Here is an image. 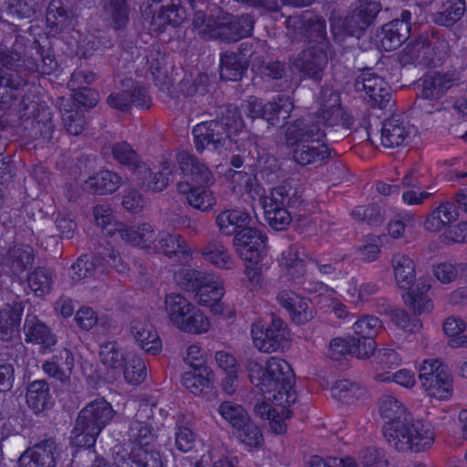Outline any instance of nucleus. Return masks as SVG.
<instances>
[{"label":"nucleus","instance_id":"1","mask_svg":"<svg viewBox=\"0 0 467 467\" xmlns=\"http://www.w3.org/2000/svg\"><path fill=\"white\" fill-rule=\"evenodd\" d=\"M379 413L388 420L382 429L388 444L402 452L420 453L430 450L435 441L431 425L420 420L410 419L405 407L394 396L383 395L379 400Z\"/></svg>","mask_w":467,"mask_h":467},{"label":"nucleus","instance_id":"2","mask_svg":"<svg viewBox=\"0 0 467 467\" xmlns=\"http://www.w3.org/2000/svg\"><path fill=\"white\" fill-rule=\"evenodd\" d=\"M247 369L250 381L265 395V400L282 405L296 402L294 375L285 360L273 357L265 367L255 361H249Z\"/></svg>","mask_w":467,"mask_h":467},{"label":"nucleus","instance_id":"3","mask_svg":"<svg viewBox=\"0 0 467 467\" xmlns=\"http://www.w3.org/2000/svg\"><path fill=\"white\" fill-rule=\"evenodd\" d=\"M244 128L239 108L234 104L219 107L215 119L202 121L192 129L194 146L202 153L205 149L219 150L227 139L238 135Z\"/></svg>","mask_w":467,"mask_h":467},{"label":"nucleus","instance_id":"4","mask_svg":"<svg viewBox=\"0 0 467 467\" xmlns=\"http://www.w3.org/2000/svg\"><path fill=\"white\" fill-rule=\"evenodd\" d=\"M394 277L400 288L408 290L404 303L417 315L428 314L432 308L429 290L431 285L423 278L416 281L415 264L409 256L397 254L392 257Z\"/></svg>","mask_w":467,"mask_h":467},{"label":"nucleus","instance_id":"5","mask_svg":"<svg viewBox=\"0 0 467 467\" xmlns=\"http://www.w3.org/2000/svg\"><path fill=\"white\" fill-rule=\"evenodd\" d=\"M116 412L104 399L88 403L78 413L71 431L72 443L76 447L90 448L97 437L109 424Z\"/></svg>","mask_w":467,"mask_h":467},{"label":"nucleus","instance_id":"6","mask_svg":"<svg viewBox=\"0 0 467 467\" xmlns=\"http://www.w3.org/2000/svg\"><path fill=\"white\" fill-rule=\"evenodd\" d=\"M164 303L170 321L178 329L195 334L208 331L209 319L182 295L169 294Z\"/></svg>","mask_w":467,"mask_h":467},{"label":"nucleus","instance_id":"7","mask_svg":"<svg viewBox=\"0 0 467 467\" xmlns=\"http://www.w3.org/2000/svg\"><path fill=\"white\" fill-rule=\"evenodd\" d=\"M449 50L448 42L434 28L425 31L410 42L403 51L402 58L409 63L421 66L441 62Z\"/></svg>","mask_w":467,"mask_h":467},{"label":"nucleus","instance_id":"8","mask_svg":"<svg viewBox=\"0 0 467 467\" xmlns=\"http://www.w3.org/2000/svg\"><path fill=\"white\" fill-rule=\"evenodd\" d=\"M285 23L291 37L315 43L317 47L328 48L326 21L321 16L306 10L288 16Z\"/></svg>","mask_w":467,"mask_h":467},{"label":"nucleus","instance_id":"9","mask_svg":"<svg viewBox=\"0 0 467 467\" xmlns=\"http://www.w3.org/2000/svg\"><path fill=\"white\" fill-rule=\"evenodd\" d=\"M317 111L314 116L327 127L341 126L349 129L353 123L352 118L341 105L339 93L331 88H322L317 99Z\"/></svg>","mask_w":467,"mask_h":467},{"label":"nucleus","instance_id":"10","mask_svg":"<svg viewBox=\"0 0 467 467\" xmlns=\"http://www.w3.org/2000/svg\"><path fill=\"white\" fill-rule=\"evenodd\" d=\"M20 55L5 49L1 45L0 62V103L9 105L17 96V91L25 85L23 78L17 72Z\"/></svg>","mask_w":467,"mask_h":467},{"label":"nucleus","instance_id":"11","mask_svg":"<svg viewBox=\"0 0 467 467\" xmlns=\"http://www.w3.org/2000/svg\"><path fill=\"white\" fill-rule=\"evenodd\" d=\"M254 346L261 352L277 351L287 338V326L279 317L272 316L266 327L254 324L251 329Z\"/></svg>","mask_w":467,"mask_h":467},{"label":"nucleus","instance_id":"12","mask_svg":"<svg viewBox=\"0 0 467 467\" xmlns=\"http://www.w3.org/2000/svg\"><path fill=\"white\" fill-rule=\"evenodd\" d=\"M357 92H364L365 99L371 107L384 109L391 98L390 88L388 83L378 74L366 68L355 80Z\"/></svg>","mask_w":467,"mask_h":467},{"label":"nucleus","instance_id":"13","mask_svg":"<svg viewBox=\"0 0 467 467\" xmlns=\"http://www.w3.org/2000/svg\"><path fill=\"white\" fill-rule=\"evenodd\" d=\"M234 245L243 260L257 265L265 255L266 236L258 229L247 226L234 236Z\"/></svg>","mask_w":467,"mask_h":467},{"label":"nucleus","instance_id":"14","mask_svg":"<svg viewBox=\"0 0 467 467\" xmlns=\"http://www.w3.org/2000/svg\"><path fill=\"white\" fill-rule=\"evenodd\" d=\"M122 88L110 93L107 99L108 104L117 110L128 112L131 106L149 108L150 97L142 86L132 79L122 81Z\"/></svg>","mask_w":467,"mask_h":467},{"label":"nucleus","instance_id":"15","mask_svg":"<svg viewBox=\"0 0 467 467\" xmlns=\"http://www.w3.org/2000/svg\"><path fill=\"white\" fill-rule=\"evenodd\" d=\"M380 10L381 5L378 2L358 0L345 17L343 30L349 36L359 37L372 25Z\"/></svg>","mask_w":467,"mask_h":467},{"label":"nucleus","instance_id":"16","mask_svg":"<svg viewBox=\"0 0 467 467\" xmlns=\"http://www.w3.org/2000/svg\"><path fill=\"white\" fill-rule=\"evenodd\" d=\"M58 445L55 439L47 438L26 449L18 459L19 467H55Z\"/></svg>","mask_w":467,"mask_h":467},{"label":"nucleus","instance_id":"17","mask_svg":"<svg viewBox=\"0 0 467 467\" xmlns=\"http://www.w3.org/2000/svg\"><path fill=\"white\" fill-rule=\"evenodd\" d=\"M254 19L251 15L244 14L239 16H230L225 21L209 29L212 37L227 42H236L251 34Z\"/></svg>","mask_w":467,"mask_h":467},{"label":"nucleus","instance_id":"18","mask_svg":"<svg viewBox=\"0 0 467 467\" xmlns=\"http://www.w3.org/2000/svg\"><path fill=\"white\" fill-rule=\"evenodd\" d=\"M326 136L317 119L314 116L299 118L288 124L285 138L288 147L311 142L315 139H324Z\"/></svg>","mask_w":467,"mask_h":467},{"label":"nucleus","instance_id":"19","mask_svg":"<svg viewBox=\"0 0 467 467\" xmlns=\"http://www.w3.org/2000/svg\"><path fill=\"white\" fill-rule=\"evenodd\" d=\"M327 48L309 47L294 60L293 65L304 75L316 80L321 79L327 65Z\"/></svg>","mask_w":467,"mask_h":467},{"label":"nucleus","instance_id":"20","mask_svg":"<svg viewBox=\"0 0 467 467\" xmlns=\"http://www.w3.org/2000/svg\"><path fill=\"white\" fill-rule=\"evenodd\" d=\"M276 301L288 312L293 322L297 325H304L314 317L310 301L291 290L279 292Z\"/></svg>","mask_w":467,"mask_h":467},{"label":"nucleus","instance_id":"21","mask_svg":"<svg viewBox=\"0 0 467 467\" xmlns=\"http://www.w3.org/2000/svg\"><path fill=\"white\" fill-rule=\"evenodd\" d=\"M109 233L118 234L117 236L124 242L147 250L149 253L151 247H153L152 244L155 239V231L150 223H143L134 226L117 223Z\"/></svg>","mask_w":467,"mask_h":467},{"label":"nucleus","instance_id":"22","mask_svg":"<svg viewBox=\"0 0 467 467\" xmlns=\"http://www.w3.org/2000/svg\"><path fill=\"white\" fill-rule=\"evenodd\" d=\"M130 333L145 352L156 355L161 349V342L152 324L145 317H138L130 322Z\"/></svg>","mask_w":467,"mask_h":467},{"label":"nucleus","instance_id":"23","mask_svg":"<svg viewBox=\"0 0 467 467\" xmlns=\"http://www.w3.org/2000/svg\"><path fill=\"white\" fill-rule=\"evenodd\" d=\"M293 160L301 166L322 165L330 158V149L324 139L294 146Z\"/></svg>","mask_w":467,"mask_h":467},{"label":"nucleus","instance_id":"24","mask_svg":"<svg viewBox=\"0 0 467 467\" xmlns=\"http://www.w3.org/2000/svg\"><path fill=\"white\" fill-rule=\"evenodd\" d=\"M303 192L301 182L296 179L289 178L273 188L270 195L265 200L287 208H297L303 202Z\"/></svg>","mask_w":467,"mask_h":467},{"label":"nucleus","instance_id":"25","mask_svg":"<svg viewBox=\"0 0 467 467\" xmlns=\"http://www.w3.org/2000/svg\"><path fill=\"white\" fill-rule=\"evenodd\" d=\"M413 128L399 118L386 119L381 128V143L385 148H398L406 145L411 136Z\"/></svg>","mask_w":467,"mask_h":467},{"label":"nucleus","instance_id":"26","mask_svg":"<svg viewBox=\"0 0 467 467\" xmlns=\"http://www.w3.org/2000/svg\"><path fill=\"white\" fill-rule=\"evenodd\" d=\"M457 84V78L450 73H429L425 74L420 79V99H439L452 86Z\"/></svg>","mask_w":467,"mask_h":467},{"label":"nucleus","instance_id":"27","mask_svg":"<svg viewBox=\"0 0 467 467\" xmlns=\"http://www.w3.org/2000/svg\"><path fill=\"white\" fill-rule=\"evenodd\" d=\"M24 333L26 342L40 345L44 350H51L57 343V337L51 329L32 313L26 317Z\"/></svg>","mask_w":467,"mask_h":467},{"label":"nucleus","instance_id":"28","mask_svg":"<svg viewBox=\"0 0 467 467\" xmlns=\"http://www.w3.org/2000/svg\"><path fill=\"white\" fill-rule=\"evenodd\" d=\"M179 167L184 176L200 185H208L213 182V175L208 166L197 157L181 152L177 155Z\"/></svg>","mask_w":467,"mask_h":467},{"label":"nucleus","instance_id":"29","mask_svg":"<svg viewBox=\"0 0 467 467\" xmlns=\"http://www.w3.org/2000/svg\"><path fill=\"white\" fill-rule=\"evenodd\" d=\"M252 218L250 214L242 209H228L218 213L215 223L222 234L236 235L243 229L249 226Z\"/></svg>","mask_w":467,"mask_h":467},{"label":"nucleus","instance_id":"30","mask_svg":"<svg viewBox=\"0 0 467 467\" xmlns=\"http://www.w3.org/2000/svg\"><path fill=\"white\" fill-rule=\"evenodd\" d=\"M198 253L202 258L220 269L230 270L235 266V261L228 247L222 240L211 239Z\"/></svg>","mask_w":467,"mask_h":467},{"label":"nucleus","instance_id":"31","mask_svg":"<svg viewBox=\"0 0 467 467\" xmlns=\"http://www.w3.org/2000/svg\"><path fill=\"white\" fill-rule=\"evenodd\" d=\"M74 364L75 359L72 352L64 348L53 355L50 359L46 360L42 365V368L50 377L65 382L69 379Z\"/></svg>","mask_w":467,"mask_h":467},{"label":"nucleus","instance_id":"32","mask_svg":"<svg viewBox=\"0 0 467 467\" xmlns=\"http://www.w3.org/2000/svg\"><path fill=\"white\" fill-rule=\"evenodd\" d=\"M122 183V178L116 172L103 170L87 179L82 188L85 192L99 195L112 193Z\"/></svg>","mask_w":467,"mask_h":467},{"label":"nucleus","instance_id":"33","mask_svg":"<svg viewBox=\"0 0 467 467\" xmlns=\"http://www.w3.org/2000/svg\"><path fill=\"white\" fill-rule=\"evenodd\" d=\"M152 246L155 247H151L150 253H162L169 257L179 254L186 256L191 254V248L181 235L171 234L167 232H160L157 235L155 234Z\"/></svg>","mask_w":467,"mask_h":467},{"label":"nucleus","instance_id":"34","mask_svg":"<svg viewBox=\"0 0 467 467\" xmlns=\"http://www.w3.org/2000/svg\"><path fill=\"white\" fill-rule=\"evenodd\" d=\"M431 368L425 366L421 375V384L430 397L438 400H447L452 393V379L448 372H442L435 376V379L428 378Z\"/></svg>","mask_w":467,"mask_h":467},{"label":"nucleus","instance_id":"35","mask_svg":"<svg viewBox=\"0 0 467 467\" xmlns=\"http://www.w3.org/2000/svg\"><path fill=\"white\" fill-rule=\"evenodd\" d=\"M34 261L33 249L29 245H15L2 256V265L9 267L16 275H19L30 267Z\"/></svg>","mask_w":467,"mask_h":467},{"label":"nucleus","instance_id":"36","mask_svg":"<svg viewBox=\"0 0 467 467\" xmlns=\"http://www.w3.org/2000/svg\"><path fill=\"white\" fill-rule=\"evenodd\" d=\"M57 103L66 130L74 136L80 134L85 126L82 112L77 109L71 99L60 98Z\"/></svg>","mask_w":467,"mask_h":467},{"label":"nucleus","instance_id":"37","mask_svg":"<svg viewBox=\"0 0 467 467\" xmlns=\"http://www.w3.org/2000/svg\"><path fill=\"white\" fill-rule=\"evenodd\" d=\"M407 25L399 19L385 24L381 28L380 44L386 51L395 50L407 39Z\"/></svg>","mask_w":467,"mask_h":467},{"label":"nucleus","instance_id":"38","mask_svg":"<svg viewBox=\"0 0 467 467\" xmlns=\"http://www.w3.org/2000/svg\"><path fill=\"white\" fill-rule=\"evenodd\" d=\"M247 61L241 60L234 52H225L221 55L220 77L227 81L242 79L247 70Z\"/></svg>","mask_w":467,"mask_h":467},{"label":"nucleus","instance_id":"39","mask_svg":"<svg viewBox=\"0 0 467 467\" xmlns=\"http://www.w3.org/2000/svg\"><path fill=\"white\" fill-rule=\"evenodd\" d=\"M213 374L210 368H201L186 371L182 376V385L192 394H202L204 389L212 387Z\"/></svg>","mask_w":467,"mask_h":467},{"label":"nucleus","instance_id":"40","mask_svg":"<svg viewBox=\"0 0 467 467\" xmlns=\"http://www.w3.org/2000/svg\"><path fill=\"white\" fill-rule=\"evenodd\" d=\"M72 12L67 0H51L47 12V21L56 31L68 26L72 20Z\"/></svg>","mask_w":467,"mask_h":467},{"label":"nucleus","instance_id":"41","mask_svg":"<svg viewBox=\"0 0 467 467\" xmlns=\"http://www.w3.org/2000/svg\"><path fill=\"white\" fill-rule=\"evenodd\" d=\"M49 397V386L46 380H35L28 385L26 395V403L36 414L45 410Z\"/></svg>","mask_w":467,"mask_h":467},{"label":"nucleus","instance_id":"42","mask_svg":"<svg viewBox=\"0 0 467 467\" xmlns=\"http://www.w3.org/2000/svg\"><path fill=\"white\" fill-rule=\"evenodd\" d=\"M23 311L22 302L7 304L0 310V333L3 336H12L18 331Z\"/></svg>","mask_w":467,"mask_h":467},{"label":"nucleus","instance_id":"43","mask_svg":"<svg viewBox=\"0 0 467 467\" xmlns=\"http://www.w3.org/2000/svg\"><path fill=\"white\" fill-rule=\"evenodd\" d=\"M138 184L143 190L152 192H162L169 185L168 179L157 172H152L150 167L143 162L133 173Z\"/></svg>","mask_w":467,"mask_h":467},{"label":"nucleus","instance_id":"44","mask_svg":"<svg viewBox=\"0 0 467 467\" xmlns=\"http://www.w3.org/2000/svg\"><path fill=\"white\" fill-rule=\"evenodd\" d=\"M458 213L453 203L445 202L434 209L424 223V227L431 232H438L447 223L455 221Z\"/></svg>","mask_w":467,"mask_h":467},{"label":"nucleus","instance_id":"45","mask_svg":"<svg viewBox=\"0 0 467 467\" xmlns=\"http://www.w3.org/2000/svg\"><path fill=\"white\" fill-rule=\"evenodd\" d=\"M179 91L184 97L197 100L210 92V78L205 73H199L195 77L183 78L179 83Z\"/></svg>","mask_w":467,"mask_h":467},{"label":"nucleus","instance_id":"46","mask_svg":"<svg viewBox=\"0 0 467 467\" xmlns=\"http://www.w3.org/2000/svg\"><path fill=\"white\" fill-rule=\"evenodd\" d=\"M465 11V3L462 0H450L445 2L441 10L434 13L432 20L442 26H451L461 19Z\"/></svg>","mask_w":467,"mask_h":467},{"label":"nucleus","instance_id":"47","mask_svg":"<svg viewBox=\"0 0 467 467\" xmlns=\"http://www.w3.org/2000/svg\"><path fill=\"white\" fill-rule=\"evenodd\" d=\"M129 441L134 444V448H150L154 441L152 427L147 421L133 419L128 430Z\"/></svg>","mask_w":467,"mask_h":467},{"label":"nucleus","instance_id":"48","mask_svg":"<svg viewBox=\"0 0 467 467\" xmlns=\"http://www.w3.org/2000/svg\"><path fill=\"white\" fill-rule=\"evenodd\" d=\"M264 210L267 223L275 231L285 230L292 221V216L287 207L282 206V204H275L273 202L265 200Z\"/></svg>","mask_w":467,"mask_h":467},{"label":"nucleus","instance_id":"49","mask_svg":"<svg viewBox=\"0 0 467 467\" xmlns=\"http://www.w3.org/2000/svg\"><path fill=\"white\" fill-rule=\"evenodd\" d=\"M379 286L374 282L361 281L357 277H351L346 287L347 296L356 304L364 303L375 295Z\"/></svg>","mask_w":467,"mask_h":467},{"label":"nucleus","instance_id":"50","mask_svg":"<svg viewBox=\"0 0 467 467\" xmlns=\"http://www.w3.org/2000/svg\"><path fill=\"white\" fill-rule=\"evenodd\" d=\"M99 356L101 363L112 370L121 369L126 360L122 348L115 341L101 344Z\"/></svg>","mask_w":467,"mask_h":467},{"label":"nucleus","instance_id":"51","mask_svg":"<svg viewBox=\"0 0 467 467\" xmlns=\"http://www.w3.org/2000/svg\"><path fill=\"white\" fill-rule=\"evenodd\" d=\"M330 392L334 399L347 404H350L365 395L363 388L348 379H341L335 382Z\"/></svg>","mask_w":467,"mask_h":467},{"label":"nucleus","instance_id":"52","mask_svg":"<svg viewBox=\"0 0 467 467\" xmlns=\"http://www.w3.org/2000/svg\"><path fill=\"white\" fill-rule=\"evenodd\" d=\"M103 10L115 29H121L128 24L127 0H103Z\"/></svg>","mask_w":467,"mask_h":467},{"label":"nucleus","instance_id":"53","mask_svg":"<svg viewBox=\"0 0 467 467\" xmlns=\"http://www.w3.org/2000/svg\"><path fill=\"white\" fill-rule=\"evenodd\" d=\"M379 313L389 316L395 326L405 331L413 333L421 327L419 320H410L405 310L397 308L390 304L379 306Z\"/></svg>","mask_w":467,"mask_h":467},{"label":"nucleus","instance_id":"54","mask_svg":"<svg viewBox=\"0 0 467 467\" xmlns=\"http://www.w3.org/2000/svg\"><path fill=\"white\" fill-rule=\"evenodd\" d=\"M195 291L199 303L203 306L215 305L224 294L221 282L215 280L213 275H210Z\"/></svg>","mask_w":467,"mask_h":467},{"label":"nucleus","instance_id":"55","mask_svg":"<svg viewBox=\"0 0 467 467\" xmlns=\"http://www.w3.org/2000/svg\"><path fill=\"white\" fill-rule=\"evenodd\" d=\"M98 258L88 255L80 256L70 267V277L73 281L96 277L103 269L98 265Z\"/></svg>","mask_w":467,"mask_h":467},{"label":"nucleus","instance_id":"56","mask_svg":"<svg viewBox=\"0 0 467 467\" xmlns=\"http://www.w3.org/2000/svg\"><path fill=\"white\" fill-rule=\"evenodd\" d=\"M114 159L120 164L127 166L133 173L143 163L138 153L126 141L116 142L111 148Z\"/></svg>","mask_w":467,"mask_h":467},{"label":"nucleus","instance_id":"57","mask_svg":"<svg viewBox=\"0 0 467 467\" xmlns=\"http://www.w3.org/2000/svg\"><path fill=\"white\" fill-rule=\"evenodd\" d=\"M218 412L234 429L244 426L250 418L246 410L239 404L233 401L222 402L218 407Z\"/></svg>","mask_w":467,"mask_h":467},{"label":"nucleus","instance_id":"58","mask_svg":"<svg viewBox=\"0 0 467 467\" xmlns=\"http://www.w3.org/2000/svg\"><path fill=\"white\" fill-rule=\"evenodd\" d=\"M268 115L272 116L275 119L271 126L278 124L279 120H286L290 117V113L294 109V103L290 97L285 95H278L272 101L266 103Z\"/></svg>","mask_w":467,"mask_h":467},{"label":"nucleus","instance_id":"59","mask_svg":"<svg viewBox=\"0 0 467 467\" xmlns=\"http://www.w3.org/2000/svg\"><path fill=\"white\" fill-rule=\"evenodd\" d=\"M27 282L36 296H43L51 290L52 276L47 269L37 267L28 275Z\"/></svg>","mask_w":467,"mask_h":467},{"label":"nucleus","instance_id":"60","mask_svg":"<svg viewBox=\"0 0 467 467\" xmlns=\"http://www.w3.org/2000/svg\"><path fill=\"white\" fill-rule=\"evenodd\" d=\"M210 275L200 271L182 268L175 273L174 279L182 288L195 291Z\"/></svg>","mask_w":467,"mask_h":467},{"label":"nucleus","instance_id":"61","mask_svg":"<svg viewBox=\"0 0 467 467\" xmlns=\"http://www.w3.org/2000/svg\"><path fill=\"white\" fill-rule=\"evenodd\" d=\"M127 382L137 385L146 378V365L140 357H132L125 360L121 368Z\"/></svg>","mask_w":467,"mask_h":467},{"label":"nucleus","instance_id":"62","mask_svg":"<svg viewBox=\"0 0 467 467\" xmlns=\"http://www.w3.org/2000/svg\"><path fill=\"white\" fill-rule=\"evenodd\" d=\"M236 435L239 441L249 448H255L262 445L263 435L258 427L248 419V421L236 428Z\"/></svg>","mask_w":467,"mask_h":467},{"label":"nucleus","instance_id":"63","mask_svg":"<svg viewBox=\"0 0 467 467\" xmlns=\"http://www.w3.org/2000/svg\"><path fill=\"white\" fill-rule=\"evenodd\" d=\"M187 202L195 209L206 212L213 208L215 200L206 187L198 186L189 195Z\"/></svg>","mask_w":467,"mask_h":467},{"label":"nucleus","instance_id":"64","mask_svg":"<svg viewBox=\"0 0 467 467\" xmlns=\"http://www.w3.org/2000/svg\"><path fill=\"white\" fill-rule=\"evenodd\" d=\"M381 328V321L374 316H364L353 324L355 334L364 337L373 338Z\"/></svg>","mask_w":467,"mask_h":467}]
</instances>
